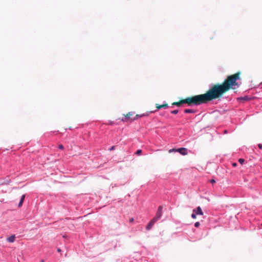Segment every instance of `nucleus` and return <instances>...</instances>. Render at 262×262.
Masks as SVG:
<instances>
[{
	"label": "nucleus",
	"mask_w": 262,
	"mask_h": 262,
	"mask_svg": "<svg viewBox=\"0 0 262 262\" xmlns=\"http://www.w3.org/2000/svg\"><path fill=\"white\" fill-rule=\"evenodd\" d=\"M240 72L228 76L221 84L213 85L204 94L198 95L185 99H181V104H187L188 105H199L206 103L209 101L221 98L223 95L230 89H235L238 87L237 80L239 79Z\"/></svg>",
	"instance_id": "nucleus-1"
},
{
	"label": "nucleus",
	"mask_w": 262,
	"mask_h": 262,
	"mask_svg": "<svg viewBox=\"0 0 262 262\" xmlns=\"http://www.w3.org/2000/svg\"><path fill=\"white\" fill-rule=\"evenodd\" d=\"M162 209H163V207L162 206H159L158 210L156 212V214L155 216V217L153 218L154 219H155V220H156L157 221L158 220H159L161 218V217L162 215Z\"/></svg>",
	"instance_id": "nucleus-2"
},
{
	"label": "nucleus",
	"mask_w": 262,
	"mask_h": 262,
	"mask_svg": "<svg viewBox=\"0 0 262 262\" xmlns=\"http://www.w3.org/2000/svg\"><path fill=\"white\" fill-rule=\"evenodd\" d=\"M156 222L157 221L155 220V219H152L147 225L146 227V229L147 230H151Z\"/></svg>",
	"instance_id": "nucleus-3"
},
{
	"label": "nucleus",
	"mask_w": 262,
	"mask_h": 262,
	"mask_svg": "<svg viewBox=\"0 0 262 262\" xmlns=\"http://www.w3.org/2000/svg\"><path fill=\"white\" fill-rule=\"evenodd\" d=\"M193 210L197 215H203V212L200 206H198Z\"/></svg>",
	"instance_id": "nucleus-4"
},
{
	"label": "nucleus",
	"mask_w": 262,
	"mask_h": 262,
	"mask_svg": "<svg viewBox=\"0 0 262 262\" xmlns=\"http://www.w3.org/2000/svg\"><path fill=\"white\" fill-rule=\"evenodd\" d=\"M156 108L158 110H160L162 108H167L168 107V104L166 103H165L162 105L159 104H156Z\"/></svg>",
	"instance_id": "nucleus-5"
},
{
	"label": "nucleus",
	"mask_w": 262,
	"mask_h": 262,
	"mask_svg": "<svg viewBox=\"0 0 262 262\" xmlns=\"http://www.w3.org/2000/svg\"><path fill=\"white\" fill-rule=\"evenodd\" d=\"M168 152L170 154L172 153V152L180 154V148H177V149L173 148V149H169Z\"/></svg>",
	"instance_id": "nucleus-6"
},
{
	"label": "nucleus",
	"mask_w": 262,
	"mask_h": 262,
	"mask_svg": "<svg viewBox=\"0 0 262 262\" xmlns=\"http://www.w3.org/2000/svg\"><path fill=\"white\" fill-rule=\"evenodd\" d=\"M25 198V194H23L21 196V198L20 199V201H19V202L18 203V206L19 207H21L23 205V203L24 202V199Z\"/></svg>",
	"instance_id": "nucleus-7"
},
{
	"label": "nucleus",
	"mask_w": 262,
	"mask_h": 262,
	"mask_svg": "<svg viewBox=\"0 0 262 262\" xmlns=\"http://www.w3.org/2000/svg\"><path fill=\"white\" fill-rule=\"evenodd\" d=\"M15 235H12L7 238V241L10 243H13L15 240Z\"/></svg>",
	"instance_id": "nucleus-8"
},
{
	"label": "nucleus",
	"mask_w": 262,
	"mask_h": 262,
	"mask_svg": "<svg viewBox=\"0 0 262 262\" xmlns=\"http://www.w3.org/2000/svg\"><path fill=\"white\" fill-rule=\"evenodd\" d=\"M195 111L192 109H185L184 110V113H194Z\"/></svg>",
	"instance_id": "nucleus-9"
},
{
	"label": "nucleus",
	"mask_w": 262,
	"mask_h": 262,
	"mask_svg": "<svg viewBox=\"0 0 262 262\" xmlns=\"http://www.w3.org/2000/svg\"><path fill=\"white\" fill-rule=\"evenodd\" d=\"M187 154V149L185 148H181V155H186Z\"/></svg>",
	"instance_id": "nucleus-10"
},
{
	"label": "nucleus",
	"mask_w": 262,
	"mask_h": 262,
	"mask_svg": "<svg viewBox=\"0 0 262 262\" xmlns=\"http://www.w3.org/2000/svg\"><path fill=\"white\" fill-rule=\"evenodd\" d=\"M133 115V112H129L128 114H127L125 115L126 120V119H129L130 118V117Z\"/></svg>",
	"instance_id": "nucleus-11"
},
{
	"label": "nucleus",
	"mask_w": 262,
	"mask_h": 262,
	"mask_svg": "<svg viewBox=\"0 0 262 262\" xmlns=\"http://www.w3.org/2000/svg\"><path fill=\"white\" fill-rule=\"evenodd\" d=\"M172 105H177L178 106H180V100H179V101L178 102H173L172 103Z\"/></svg>",
	"instance_id": "nucleus-12"
},
{
	"label": "nucleus",
	"mask_w": 262,
	"mask_h": 262,
	"mask_svg": "<svg viewBox=\"0 0 262 262\" xmlns=\"http://www.w3.org/2000/svg\"><path fill=\"white\" fill-rule=\"evenodd\" d=\"M196 214H195V213L193 211V212L191 214V217L192 219H195L196 218Z\"/></svg>",
	"instance_id": "nucleus-13"
},
{
	"label": "nucleus",
	"mask_w": 262,
	"mask_h": 262,
	"mask_svg": "<svg viewBox=\"0 0 262 262\" xmlns=\"http://www.w3.org/2000/svg\"><path fill=\"white\" fill-rule=\"evenodd\" d=\"M142 153V150L141 149H138L137 150L136 154L137 155H140Z\"/></svg>",
	"instance_id": "nucleus-14"
},
{
	"label": "nucleus",
	"mask_w": 262,
	"mask_h": 262,
	"mask_svg": "<svg viewBox=\"0 0 262 262\" xmlns=\"http://www.w3.org/2000/svg\"><path fill=\"white\" fill-rule=\"evenodd\" d=\"M200 225V223L199 222H196L194 224V226L196 228L199 227Z\"/></svg>",
	"instance_id": "nucleus-15"
},
{
	"label": "nucleus",
	"mask_w": 262,
	"mask_h": 262,
	"mask_svg": "<svg viewBox=\"0 0 262 262\" xmlns=\"http://www.w3.org/2000/svg\"><path fill=\"white\" fill-rule=\"evenodd\" d=\"M179 112V110H174V111H172L171 112V113L172 114H177Z\"/></svg>",
	"instance_id": "nucleus-16"
},
{
	"label": "nucleus",
	"mask_w": 262,
	"mask_h": 262,
	"mask_svg": "<svg viewBox=\"0 0 262 262\" xmlns=\"http://www.w3.org/2000/svg\"><path fill=\"white\" fill-rule=\"evenodd\" d=\"M245 161L244 159H238V162L241 163V164H242L243 163H244Z\"/></svg>",
	"instance_id": "nucleus-17"
},
{
	"label": "nucleus",
	"mask_w": 262,
	"mask_h": 262,
	"mask_svg": "<svg viewBox=\"0 0 262 262\" xmlns=\"http://www.w3.org/2000/svg\"><path fill=\"white\" fill-rule=\"evenodd\" d=\"M58 148L60 149H63L64 147L63 146L62 144H59L58 145Z\"/></svg>",
	"instance_id": "nucleus-18"
},
{
	"label": "nucleus",
	"mask_w": 262,
	"mask_h": 262,
	"mask_svg": "<svg viewBox=\"0 0 262 262\" xmlns=\"http://www.w3.org/2000/svg\"><path fill=\"white\" fill-rule=\"evenodd\" d=\"M115 149V146H112L111 147V148L109 149V150L110 151H112L113 150H114Z\"/></svg>",
	"instance_id": "nucleus-19"
},
{
	"label": "nucleus",
	"mask_w": 262,
	"mask_h": 262,
	"mask_svg": "<svg viewBox=\"0 0 262 262\" xmlns=\"http://www.w3.org/2000/svg\"><path fill=\"white\" fill-rule=\"evenodd\" d=\"M210 182L211 184H214V183H215V180L214 179H211L210 180Z\"/></svg>",
	"instance_id": "nucleus-20"
},
{
	"label": "nucleus",
	"mask_w": 262,
	"mask_h": 262,
	"mask_svg": "<svg viewBox=\"0 0 262 262\" xmlns=\"http://www.w3.org/2000/svg\"><path fill=\"white\" fill-rule=\"evenodd\" d=\"M134 218H133V217H132V218H130V219H129V222H130V223H133V222H134Z\"/></svg>",
	"instance_id": "nucleus-21"
},
{
	"label": "nucleus",
	"mask_w": 262,
	"mask_h": 262,
	"mask_svg": "<svg viewBox=\"0 0 262 262\" xmlns=\"http://www.w3.org/2000/svg\"><path fill=\"white\" fill-rule=\"evenodd\" d=\"M258 147L259 149H262V145L261 144H259Z\"/></svg>",
	"instance_id": "nucleus-22"
},
{
	"label": "nucleus",
	"mask_w": 262,
	"mask_h": 262,
	"mask_svg": "<svg viewBox=\"0 0 262 262\" xmlns=\"http://www.w3.org/2000/svg\"><path fill=\"white\" fill-rule=\"evenodd\" d=\"M139 116V115H137L136 116V117H135L134 118L132 119V120H135L137 118H138Z\"/></svg>",
	"instance_id": "nucleus-23"
},
{
	"label": "nucleus",
	"mask_w": 262,
	"mask_h": 262,
	"mask_svg": "<svg viewBox=\"0 0 262 262\" xmlns=\"http://www.w3.org/2000/svg\"><path fill=\"white\" fill-rule=\"evenodd\" d=\"M242 99L244 100H248V98L247 97H243L241 98Z\"/></svg>",
	"instance_id": "nucleus-24"
},
{
	"label": "nucleus",
	"mask_w": 262,
	"mask_h": 262,
	"mask_svg": "<svg viewBox=\"0 0 262 262\" xmlns=\"http://www.w3.org/2000/svg\"><path fill=\"white\" fill-rule=\"evenodd\" d=\"M61 249H60V248H58V249H57V251H58V252H61Z\"/></svg>",
	"instance_id": "nucleus-25"
},
{
	"label": "nucleus",
	"mask_w": 262,
	"mask_h": 262,
	"mask_svg": "<svg viewBox=\"0 0 262 262\" xmlns=\"http://www.w3.org/2000/svg\"><path fill=\"white\" fill-rule=\"evenodd\" d=\"M233 167H236L237 166V165H232Z\"/></svg>",
	"instance_id": "nucleus-26"
},
{
	"label": "nucleus",
	"mask_w": 262,
	"mask_h": 262,
	"mask_svg": "<svg viewBox=\"0 0 262 262\" xmlns=\"http://www.w3.org/2000/svg\"><path fill=\"white\" fill-rule=\"evenodd\" d=\"M41 262H44V260L43 259H41Z\"/></svg>",
	"instance_id": "nucleus-27"
}]
</instances>
